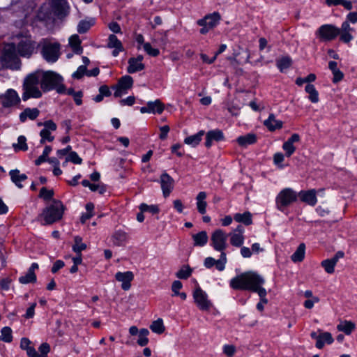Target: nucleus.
<instances>
[{"label":"nucleus","instance_id":"nucleus-52","mask_svg":"<svg viewBox=\"0 0 357 357\" xmlns=\"http://www.w3.org/2000/svg\"><path fill=\"white\" fill-rule=\"evenodd\" d=\"M282 149L285 151V155L287 157L291 156L296 149V146L293 144H291L287 141L283 143Z\"/></svg>","mask_w":357,"mask_h":357},{"label":"nucleus","instance_id":"nucleus-22","mask_svg":"<svg viewBox=\"0 0 357 357\" xmlns=\"http://www.w3.org/2000/svg\"><path fill=\"white\" fill-rule=\"evenodd\" d=\"M264 125L271 132H273L278 129H281L283 122L280 120H276L273 114H270L268 118L264 121Z\"/></svg>","mask_w":357,"mask_h":357},{"label":"nucleus","instance_id":"nucleus-29","mask_svg":"<svg viewBox=\"0 0 357 357\" xmlns=\"http://www.w3.org/2000/svg\"><path fill=\"white\" fill-rule=\"evenodd\" d=\"M334 340L332 335L329 332H324L320 334V338L316 342V347L321 349L324 347V344L327 343L331 344L333 342Z\"/></svg>","mask_w":357,"mask_h":357},{"label":"nucleus","instance_id":"nucleus-18","mask_svg":"<svg viewBox=\"0 0 357 357\" xmlns=\"http://www.w3.org/2000/svg\"><path fill=\"white\" fill-rule=\"evenodd\" d=\"M115 279L121 282V288L124 291H128L130 289L131 287V282L134 279V274L132 271H126V272H117L115 274Z\"/></svg>","mask_w":357,"mask_h":357},{"label":"nucleus","instance_id":"nucleus-11","mask_svg":"<svg viewBox=\"0 0 357 357\" xmlns=\"http://www.w3.org/2000/svg\"><path fill=\"white\" fill-rule=\"evenodd\" d=\"M228 235L222 229H215L211 236V245L216 251L225 250L227 248Z\"/></svg>","mask_w":357,"mask_h":357},{"label":"nucleus","instance_id":"nucleus-39","mask_svg":"<svg viewBox=\"0 0 357 357\" xmlns=\"http://www.w3.org/2000/svg\"><path fill=\"white\" fill-rule=\"evenodd\" d=\"M95 24L94 19H91L90 20H81L78 23L77 25V32L80 34L86 33L90 28Z\"/></svg>","mask_w":357,"mask_h":357},{"label":"nucleus","instance_id":"nucleus-34","mask_svg":"<svg viewBox=\"0 0 357 357\" xmlns=\"http://www.w3.org/2000/svg\"><path fill=\"white\" fill-rule=\"evenodd\" d=\"M133 82V79L131 76L124 75L119 79L116 84L118 86H119V88L123 89L127 91L128 89H130L132 87Z\"/></svg>","mask_w":357,"mask_h":357},{"label":"nucleus","instance_id":"nucleus-3","mask_svg":"<svg viewBox=\"0 0 357 357\" xmlns=\"http://www.w3.org/2000/svg\"><path fill=\"white\" fill-rule=\"evenodd\" d=\"M42 70H37L28 74L24 79L22 84V96L24 101L29 98H40L42 97V91L38 89V85L40 84Z\"/></svg>","mask_w":357,"mask_h":357},{"label":"nucleus","instance_id":"nucleus-43","mask_svg":"<svg viewBox=\"0 0 357 357\" xmlns=\"http://www.w3.org/2000/svg\"><path fill=\"white\" fill-rule=\"evenodd\" d=\"M18 280L21 284L35 283L36 282L37 277L35 273L28 271L24 275L20 277Z\"/></svg>","mask_w":357,"mask_h":357},{"label":"nucleus","instance_id":"nucleus-63","mask_svg":"<svg viewBox=\"0 0 357 357\" xmlns=\"http://www.w3.org/2000/svg\"><path fill=\"white\" fill-rule=\"evenodd\" d=\"M333 77L332 79V82L334 84H337L340 82L344 78V73L339 69L338 70H335L333 73Z\"/></svg>","mask_w":357,"mask_h":357},{"label":"nucleus","instance_id":"nucleus-27","mask_svg":"<svg viewBox=\"0 0 357 357\" xmlns=\"http://www.w3.org/2000/svg\"><path fill=\"white\" fill-rule=\"evenodd\" d=\"M81 40L77 34H74L69 38V45L73 52L80 55L83 52V47L81 46Z\"/></svg>","mask_w":357,"mask_h":357},{"label":"nucleus","instance_id":"nucleus-32","mask_svg":"<svg viewBox=\"0 0 357 357\" xmlns=\"http://www.w3.org/2000/svg\"><path fill=\"white\" fill-rule=\"evenodd\" d=\"M291 64L292 60L289 56H284L276 60V66L280 73H284Z\"/></svg>","mask_w":357,"mask_h":357},{"label":"nucleus","instance_id":"nucleus-45","mask_svg":"<svg viewBox=\"0 0 357 357\" xmlns=\"http://www.w3.org/2000/svg\"><path fill=\"white\" fill-rule=\"evenodd\" d=\"M139 208L142 212H149L153 215L158 214L160 212V208L156 204L148 205L145 203H142Z\"/></svg>","mask_w":357,"mask_h":357},{"label":"nucleus","instance_id":"nucleus-42","mask_svg":"<svg viewBox=\"0 0 357 357\" xmlns=\"http://www.w3.org/2000/svg\"><path fill=\"white\" fill-rule=\"evenodd\" d=\"M151 330L155 333L162 334L165 330V327L163 324V321L161 318H158L157 320L153 321L150 326Z\"/></svg>","mask_w":357,"mask_h":357},{"label":"nucleus","instance_id":"nucleus-49","mask_svg":"<svg viewBox=\"0 0 357 357\" xmlns=\"http://www.w3.org/2000/svg\"><path fill=\"white\" fill-rule=\"evenodd\" d=\"M40 144H44L46 141L50 142L54 139V137L51 135V132L46 129H42L40 132Z\"/></svg>","mask_w":357,"mask_h":357},{"label":"nucleus","instance_id":"nucleus-5","mask_svg":"<svg viewBox=\"0 0 357 357\" xmlns=\"http://www.w3.org/2000/svg\"><path fill=\"white\" fill-rule=\"evenodd\" d=\"M17 50L15 43H8L3 48L1 61L4 66L11 70H19L21 61L17 54Z\"/></svg>","mask_w":357,"mask_h":357},{"label":"nucleus","instance_id":"nucleus-40","mask_svg":"<svg viewBox=\"0 0 357 357\" xmlns=\"http://www.w3.org/2000/svg\"><path fill=\"white\" fill-rule=\"evenodd\" d=\"M74 245L72 247L73 251L76 254L82 253V251L86 249V244L82 243V238L79 236H75L74 237Z\"/></svg>","mask_w":357,"mask_h":357},{"label":"nucleus","instance_id":"nucleus-41","mask_svg":"<svg viewBox=\"0 0 357 357\" xmlns=\"http://www.w3.org/2000/svg\"><path fill=\"white\" fill-rule=\"evenodd\" d=\"M54 192L53 189H47L45 187H43L39 192L38 197L43 199L45 202L50 201L52 203L54 199Z\"/></svg>","mask_w":357,"mask_h":357},{"label":"nucleus","instance_id":"nucleus-38","mask_svg":"<svg viewBox=\"0 0 357 357\" xmlns=\"http://www.w3.org/2000/svg\"><path fill=\"white\" fill-rule=\"evenodd\" d=\"M112 238L115 245L121 246L127 241V234L123 231L118 230L115 231Z\"/></svg>","mask_w":357,"mask_h":357},{"label":"nucleus","instance_id":"nucleus-6","mask_svg":"<svg viewBox=\"0 0 357 357\" xmlns=\"http://www.w3.org/2000/svg\"><path fill=\"white\" fill-rule=\"evenodd\" d=\"M298 199V193L292 188L282 189L276 196L275 206L278 210L284 212L290 205Z\"/></svg>","mask_w":357,"mask_h":357},{"label":"nucleus","instance_id":"nucleus-57","mask_svg":"<svg viewBox=\"0 0 357 357\" xmlns=\"http://www.w3.org/2000/svg\"><path fill=\"white\" fill-rule=\"evenodd\" d=\"M12 280L10 278H5L0 280V289L7 291L10 289Z\"/></svg>","mask_w":357,"mask_h":357},{"label":"nucleus","instance_id":"nucleus-15","mask_svg":"<svg viewBox=\"0 0 357 357\" xmlns=\"http://www.w3.org/2000/svg\"><path fill=\"white\" fill-rule=\"evenodd\" d=\"M204 145L207 149L212 146L213 142H220L225 140V135L222 130L214 129L208 131L206 133Z\"/></svg>","mask_w":357,"mask_h":357},{"label":"nucleus","instance_id":"nucleus-4","mask_svg":"<svg viewBox=\"0 0 357 357\" xmlns=\"http://www.w3.org/2000/svg\"><path fill=\"white\" fill-rule=\"evenodd\" d=\"M40 88L43 92L55 90L59 94H64L66 91L63 77L52 70L42 71Z\"/></svg>","mask_w":357,"mask_h":357},{"label":"nucleus","instance_id":"nucleus-10","mask_svg":"<svg viewBox=\"0 0 357 357\" xmlns=\"http://www.w3.org/2000/svg\"><path fill=\"white\" fill-rule=\"evenodd\" d=\"M36 48V42L33 41L31 36L22 38L16 45L17 53L22 57H30Z\"/></svg>","mask_w":357,"mask_h":357},{"label":"nucleus","instance_id":"nucleus-60","mask_svg":"<svg viewBox=\"0 0 357 357\" xmlns=\"http://www.w3.org/2000/svg\"><path fill=\"white\" fill-rule=\"evenodd\" d=\"M339 36L340 40L344 43H349L354 38L353 36L350 33V32H340Z\"/></svg>","mask_w":357,"mask_h":357},{"label":"nucleus","instance_id":"nucleus-24","mask_svg":"<svg viewBox=\"0 0 357 357\" xmlns=\"http://www.w3.org/2000/svg\"><path fill=\"white\" fill-rule=\"evenodd\" d=\"M67 4L68 3L66 0H52L51 6L56 15L62 16L67 14Z\"/></svg>","mask_w":357,"mask_h":357},{"label":"nucleus","instance_id":"nucleus-61","mask_svg":"<svg viewBox=\"0 0 357 357\" xmlns=\"http://www.w3.org/2000/svg\"><path fill=\"white\" fill-rule=\"evenodd\" d=\"M65 266V263L63 261L61 260V259H58L56 260L54 264H53V266L52 267V269H51V271L52 273H57L60 269H61L62 268H63Z\"/></svg>","mask_w":357,"mask_h":357},{"label":"nucleus","instance_id":"nucleus-55","mask_svg":"<svg viewBox=\"0 0 357 357\" xmlns=\"http://www.w3.org/2000/svg\"><path fill=\"white\" fill-rule=\"evenodd\" d=\"M39 351V357H47V354L50 351V346L48 343H43L40 345L38 348Z\"/></svg>","mask_w":357,"mask_h":357},{"label":"nucleus","instance_id":"nucleus-25","mask_svg":"<svg viewBox=\"0 0 357 357\" xmlns=\"http://www.w3.org/2000/svg\"><path fill=\"white\" fill-rule=\"evenodd\" d=\"M193 245L195 247H204L208 241V236L206 231H201L195 234H192Z\"/></svg>","mask_w":357,"mask_h":357},{"label":"nucleus","instance_id":"nucleus-31","mask_svg":"<svg viewBox=\"0 0 357 357\" xmlns=\"http://www.w3.org/2000/svg\"><path fill=\"white\" fill-rule=\"evenodd\" d=\"M204 134L205 132L204 130H200L195 135L185 137L184 139V143L195 147L200 143Z\"/></svg>","mask_w":357,"mask_h":357},{"label":"nucleus","instance_id":"nucleus-26","mask_svg":"<svg viewBox=\"0 0 357 357\" xmlns=\"http://www.w3.org/2000/svg\"><path fill=\"white\" fill-rule=\"evenodd\" d=\"M234 220L239 223H242L245 226H249L252 224V215L250 211H245L243 213H235Z\"/></svg>","mask_w":357,"mask_h":357},{"label":"nucleus","instance_id":"nucleus-62","mask_svg":"<svg viewBox=\"0 0 357 357\" xmlns=\"http://www.w3.org/2000/svg\"><path fill=\"white\" fill-rule=\"evenodd\" d=\"M135 97L133 96H130L127 97L126 98L121 99L119 100V103L121 105H128V106H132L135 104Z\"/></svg>","mask_w":357,"mask_h":357},{"label":"nucleus","instance_id":"nucleus-8","mask_svg":"<svg viewBox=\"0 0 357 357\" xmlns=\"http://www.w3.org/2000/svg\"><path fill=\"white\" fill-rule=\"evenodd\" d=\"M59 43H47L43 45L40 53L47 62L55 63L61 55Z\"/></svg>","mask_w":357,"mask_h":357},{"label":"nucleus","instance_id":"nucleus-64","mask_svg":"<svg viewBox=\"0 0 357 357\" xmlns=\"http://www.w3.org/2000/svg\"><path fill=\"white\" fill-rule=\"evenodd\" d=\"M217 260H215L214 258L211 257H208L204 259V264L206 268H211L213 266H215V267L217 268Z\"/></svg>","mask_w":357,"mask_h":357},{"label":"nucleus","instance_id":"nucleus-46","mask_svg":"<svg viewBox=\"0 0 357 357\" xmlns=\"http://www.w3.org/2000/svg\"><path fill=\"white\" fill-rule=\"evenodd\" d=\"M230 243L235 247H241L244 242V236L241 234H230Z\"/></svg>","mask_w":357,"mask_h":357},{"label":"nucleus","instance_id":"nucleus-13","mask_svg":"<svg viewBox=\"0 0 357 357\" xmlns=\"http://www.w3.org/2000/svg\"><path fill=\"white\" fill-rule=\"evenodd\" d=\"M193 298L201 310H208L210 309L211 303L208 300L206 294L199 287L194 291Z\"/></svg>","mask_w":357,"mask_h":357},{"label":"nucleus","instance_id":"nucleus-28","mask_svg":"<svg viewBox=\"0 0 357 357\" xmlns=\"http://www.w3.org/2000/svg\"><path fill=\"white\" fill-rule=\"evenodd\" d=\"M206 198V193L204 191L199 192L197 195V208L198 212L204 215L206 212L207 202L205 201Z\"/></svg>","mask_w":357,"mask_h":357},{"label":"nucleus","instance_id":"nucleus-17","mask_svg":"<svg viewBox=\"0 0 357 357\" xmlns=\"http://www.w3.org/2000/svg\"><path fill=\"white\" fill-rule=\"evenodd\" d=\"M344 256V252L343 251H337L332 258L323 260L321 263V266L327 273L332 274L335 271V266L339 259L343 258Z\"/></svg>","mask_w":357,"mask_h":357},{"label":"nucleus","instance_id":"nucleus-7","mask_svg":"<svg viewBox=\"0 0 357 357\" xmlns=\"http://www.w3.org/2000/svg\"><path fill=\"white\" fill-rule=\"evenodd\" d=\"M221 20V15L218 12L205 15L203 18L197 20V24L202 26L199 33L202 35L206 34L210 30L217 26Z\"/></svg>","mask_w":357,"mask_h":357},{"label":"nucleus","instance_id":"nucleus-48","mask_svg":"<svg viewBox=\"0 0 357 357\" xmlns=\"http://www.w3.org/2000/svg\"><path fill=\"white\" fill-rule=\"evenodd\" d=\"M1 339L7 343H10L13 341L12 330L8 326H5L1 330Z\"/></svg>","mask_w":357,"mask_h":357},{"label":"nucleus","instance_id":"nucleus-12","mask_svg":"<svg viewBox=\"0 0 357 357\" xmlns=\"http://www.w3.org/2000/svg\"><path fill=\"white\" fill-rule=\"evenodd\" d=\"M0 98L3 99L1 105L4 108L17 106L21 102L17 92L13 89H8L4 94L0 96Z\"/></svg>","mask_w":357,"mask_h":357},{"label":"nucleus","instance_id":"nucleus-47","mask_svg":"<svg viewBox=\"0 0 357 357\" xmlns=\"http://www.w3.org/2000/svg\"><path fill=\"white\" fill-rule=\"evenodd\" d=\"M107 47L109 48H115L119 50L123 49V45L121 42L118 39L116 36L114 34H111L109 36Z\"/></svg>","mask_w":357,"mask_h":357},{"label":"nucleus","instance_id":"nucleus-21","mask_svg":"<svg viewBox=\"0 0 357 357\" xmlns=\"http://www.w3.org/2000/svg\"><path fill=\"white\" fill-rule=\"evenodd\" d=\"M39 114L40 110L38 108L26 107L20 114L19 119L20 122L24 123L27 119L30 120L36 119Z\"/></svg>","mask_w":357,"mask_h":357},{"label":"nucleus","instance_id":"nucleus-56","mask_svg":"<svg viewBox=\"0 0 357 357\" xmlns=\"http://www.w3.org/2000/svg\"><path fill=\"white\" fill-rule=\"evenodd\" d=\"M284 154L280 152H278V153H275L273 155L274 164L281 168L283 167V165H281V163L284 161Z\"/></svg>","mask_w":357,"mask_h":357},{"label":"nucleus","instance_id":"nucleus-58","mask_svg":"<svg viewBox=\"0 0 357 357\" xmlns=\"http://www.w3.org/2000/svg\"><path fill=\"white\" fill-rule=\"evenodd\" d=\"M36 306V303H32L30 306L27 308L24 317L25 319H31L34 317L35 314V308Z\"/></svg>","mask_w":357,"mask_h":357},{"label":"nucleus","instance_id":"nucleus-20","mask_svg":"<svg viewBox=\"0 0 357 357\" xmlns=\"http://www.w3.org/2000/svg\"><path fill=\"white\" fill-rule=\"evenodd\" d=\"M236 141L240 146L246 148L249 145L255 144L257 142V137L255 133H248L238 137Z\"/></svg>","mask_w":357,"mask_h":357},{"label":"nucleus","instance_id":"nucleus-30","mask_svg":"<svg viewBox=\"0 0 357 357\" xmlns=\"http://www.w3.org/2000/svg\"><path fill=\"white\" fill-rule=\"evenodd\" d=\"M356 328V325L351 321H341L337 326V329L338 331L344 332L346 335H350Z\"/></svg>","mask_w":357,"mask_h":357},{"label":"nucleus","instance_id":"nucleus-16","mask_svg":"<svg viewBox=\"0 0 357 357\" xmlns=\"http://www.w3.org/2000/svg\"><path fill=\"white\" fill-rule=\"evenodd\" d=\"M160 183L164 197L169 196L174 187V180L165 171L160 176Z\"/></svg>","mask_w":357,"mask_h":357},{"label":"nucleus","instance_id":"nucleus-54","mask_svg":"<svg viewBox=\"0 0 357 357\" xmlns=\"http://www.w3.org/2000/svg\"><path fill=\"white\" fill-rule=\"evenodd\" d=\"M87 68L85 66H79L77 70L73 73L72 77L77 79H82L84 75H86Z\"/></svg>","mask_w":357,"mask_h":357},{"label":"nucleus","instance_id":"nucleus-51","mask_svg":"<svg viewBox=\"0 0 357 357\" xmlns=\"http://www.w3.org/2000/svg\"><path fill=\"white\" fill-rule=\"evenodd\" d=\"M143 47H144V50L149 56L156 57L160 54V50L157 48L152 47L151 45L149 43H144Z\"/></svg>","mask_w":357,"mask_h":357},{"label":"nucleus","instance_id":"nucleus-59","mask_svg":"<svg viewBox=\"0 0 357 357\" xmlns=\"http://www.w3.org/2000/svg\"><path fill=\"white\" fill-rule=\"evenodd\" d=\"M44 128L49 131H55L57 129L56 124L52 120H47L43 123Z\"/></svg>","mask_w":357,"mask_h":357},{"label":"nucleus","instance_id":"nucleus-35","mask_svg":"<svg viewBox=\"0 0 357 357\" xmlns=\"http://www.w3.org/2000/svg\"><path fill=\"white\" fill-rule=\"evenodd\" d=\"M305 245L302 243L299 244L296 250L291 256V259L294 262H301L304 259L305 257Z\"/></svg>","mask_w":357,"mask_h":357},{"label":"nucleus","instance_id":"nucleus-9","mask_svg":"<svg viewBox=\"0 0 357 357\" xmlns=\"http://www.w3.org/2000/svg\"><path fill=\"white\" fill-rule=\"evenodd\" d=\"M340 33V28L330 24L321 25L316 31L317 37L324 42L333 40Z\"/></svg>","mask_w":357,"mask_h":357},{"label":"nucleus","instance_id":"nucleus-53","mask_svg":"<svg viewBox=\"0 0 357 357\" xmlns=\"http://www.w3.org/2000/svg\"><path fill=\"white\" fill-rule=\"evenodd\" d=\"M224 251H220L221 252L220 258L217 260V270L219 271H222L225 269V264L227 263L226 253Z\"/></svg>","mask_w":357,"mask_h":357},{"label":"nucleus","instance_id":"nucleus-44","mask_svg":"<svg viewBox=\"0 0 357 357\" xmlns=\"http://www.w3.org/2000/svg\"><path fill=\"white\" fill-rule=\"evenodd\" d=\"M13 146L15 151H26L28 150V145L26 144V138L24 135H20L17 138V144H13Z\"/></svg>","mask_w":357,"mask_h":357},{"label":"nucleus","instance_id":"nucleus-1","mask_svg":"<svg viewBox=\"0 0 357 357\" xmlns=\"http://www.w3.org/2000/svg\"><path fill=\"white\" fill-rule=\"evenodd\" d=\"M265 280L256 272L247 271L233 278L229 285L234 290L250 291L257 292L261 289Z\"/></svg>","mask_w":357,"mask_h":357},{"label":"nucleus","instance_id":"nucleus-33","mask_svg":"<svg viewBox=\"0 0 357 357\" xmlns=\"http://www.w3.org/2000/svg\"><path fill=\"white\" fill-rule=\"evenodd\" d=\"M305 91L309 94L308 99L312 103L319 102V93L315 86L312 84H307L305 87Z\"/></svg>","mask_w":357,"mask_h":357},{"label":"nucleus","instance_id":"nucleus-37","mask_svg":"<svg viewBox=\"0 0 357 357\" xmlns=\"http://www.w3.org/2000/svg\"><path fill=\"white\" fill-rule=\"evenodd\" d=\"M192 273V268H191L188 264L183 265L176 273V276L181 280H187L191 276Z\"/></svg>","mask_w":357,"mask_h":357},{"label":"nucleus","instance_id":"nucleus-2","mask_svg":"<svg viewBox=\"0 0 357 357\" xmlns=\"http://www.w3.org/2000/svg\"><path fill=\"white\" fill-rule=\"evenodd\" d=\"M66 207L59 199H53L38 215V220L43 221L42 225H50L60 221L63 216Z\"/></svg>","mask_w":357,"mask_h":357},{"label":"nucleus","instance_id":"nucleus-36","mask_svg":"<svg viewBox=\"0 0 357 357\" xmlns=\"http://www.w3.org/2000/svg\"><path fill=\"white\" fill-rule=\"evenodd\" d=\"M128 63V66L127 68V72L130 74L135 73L145 68L144 63H138L135 61V59H129Z\"/></svg>","mask_w":357,"mask_h":357},{"label":"nucleus","instance_id":"nucleus-14","mask_svg":"<svg viewBox=\"0 0 357 357\" xmlns=\"http://www.w3.org/2000/svg\"><path fill=\"white\" fill-rule=\"evenodd\" d=\"M165 109L164 103L160 100L156 99L154 101H149L146 106L140 107V112L142 114H161Z\"/></svg>","mask_w":357,"mask_h":357},{"label":"nucleus","instance_id":"nucleus-23","mask_svg":"<svg viewBox=\"0 0 357 357\" xmlns=\"http://www.w3.org/2000/svg\"><path fill=\"white\" fill-rule=\"evenodd\" d=\"M9 175L10 176V179L15 185L19 188H22L23 185L21 183L22 181H24L27 179V176L25 174H20L19 169H12L9 172Z\"/></svg>","mask_w":357,"mask_h":357},{"label":"nucleus","instance_id":"nucleus-19","mask_svg":"<svg viewBox=\"0 0 357 357\" xmlns=\"http://www.w3.org/2000/svg\"><path fill=\"white\" fill-rule=\"evenodd\" d=\"M316 194L317 191L315 189L301 190L298 193V197H299L302 202H304L311 206H314L317 202Z\"/></svg>","mask_w":357,"mask_h":357},{"label":"nucleus","instance_id":"nucleus-50","mask_svg":"<svg viewBox=\"0 0 357 357\" xmlns=\"http://www.w3.org/2000/svg\"><path fill=\"white\" fill-rule=\"evenodd\" d=\"M66 162H71L75 165H81L82 163V159L78 155L77 152L71 151L66 156Z\"/></svg>","mask_w":357,"mask_h":357}]
</instances>
